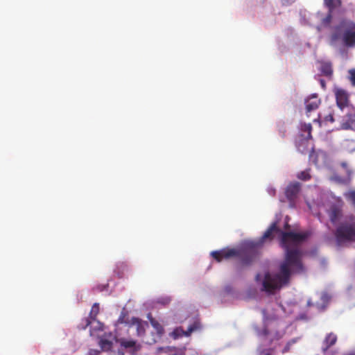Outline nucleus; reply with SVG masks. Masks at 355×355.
I'll return each instance as SVG.
<instances>
[{
  "label": "nucleus",
  "instance_id": "1",
  "mask_svg": "<svg viewBox=\"0 0 355 355\" xmlns=\"http://www.w3.org/2000/svg\"><path fill=\"white\" fill-rule=\"evenodd\" d=\"M274 232L281 233L280 243L286 251L284 261L279 266V272L275 275L267 272L263 281V290L268 293H274L276 290L288 284L292 273L304 271L301 260V252L297 246L309 236L308 233L282 232L278 227Z\"/></svg>",
  "mask_w": 355,
  "mask_h": 355
},
{
  "label": "nucleus",
  "instance_id": "2",
  "mask_svg": "<svg viewBox=\"0 0 355 355\" xmlns=\"http://www.w3.org/2000/svg\"><path fill=\"white\" fill-rule=\"evenodd\" d=\"M276 230H277V224L273 223L258 241L248 242L240 250L226 248L213 251L211 255L217 262L232 257H239L242 265L248 266L254 260L257 255V250L263 245L264 242L273 239V232Z\"/></svg>",
  "mask_w": 355,
  "mask_h": 355
},
{
  "label": "nucleus",
  "instance_id": "3",
  "mask_svg": "<svg viewBox=\"0 0 355 355\" xmlns=\"http://www.w3.org/2000/svg\"><path fill=\"white\" fill-rule=\"evenodd\" d=\"M331 44H335L342 40L344 45L348 48L355 46V23L351 20L342 19L339 24L334 28L330 37Z\"/></svg>",
  "mask_w": 355,
  "mask_h": 355
},
{
  "label": "nucleus",
  "instance_id": "4",
  "mask_svg": "<svg viewBox=\"0 0 355 355\" xmlns=\"http://www.w3.org/2000/svg\"><path fill=\"white\" fill-rule=\"evenodd\" d=\"M335 236L339 244L355 241V218L351 216L349 222L341 223L336 229Z\"/></svg>",
  "mask_w": 355,
  "mask_h": 355
},
{
  "label": "nucleus",
  "instance_id": "5",
  "mask_svg": "<svg viewBox=\"0 0 355 355\" xmlns=\"http://www.w3.org/2000/svg\"><path fill=\"white\" fill-rule=\"evenodd\" d=\"M118 323L126 324L129 327L135 326L137 329V335L141 337L144 335L146 328L148 327V323L138 318L132 317L130 320H125V315L123 313L120 315L117 321Z\"/></svg>",
  "mask_w": 355,
  "mask_h": 355
},
{
  "label": "nucleus",
  "instance_id": "6",
  "mask_svg": "<svg viewBox=\"0 0 355 355\" xmlns=\"http://www.w3.org/2000/svg\"><path fill=\"white\" fill-rule=\"evenodd\" d=\"M148 318L150 320L151 325L153 327V328L156 331V335L155 336L154 335L152 338H150V339L147 338L146 340H145L144 341L148 345H152V344L155 343L157 342V339L161 338V336L164 333V329L162 325L157 320H156L155 318H153L150 315V314L148 315Z\"/></svg>",
  "mask_w": 355,
  "mask_h": 355
},
{
  "label": "nucleus",
  "instance_id": "7",
  "mask_svg": "<svg viewBox=\"0 0 355 355\" xmlns=\"http://www.w3.org/2000/svg\"><path fill=\"white\" fill-rule=\"evenodd\" d=\"M301 184L297 182H291L286 187L285 195L291 204L294 203L300 191Z\"/></svg>",
  "mask_w": 355,
  "mask_h": 355
},
{
  "label": "nucleus",
  "instance_id": "8",
  "mask_svg": "<svg viewBox=\"0 0 355 355\" xmlns=\"http://www.w3.org/2000/svg\"><path fill=\"white\" fill-rule=\"evenodd\" d=\"M99 304L94 303L89 313V318H85L83 320L82 324L79 325V329H85L92 322V320H96V316L99 313Z\"/></svg>",
  "mask_w": 355,
  "mask_h": 355
},
{
  "label": "nucleus",
  "instance_id": "9",
  "mask_svg": "<svg viewBox=\"0 0 355 355\" xmlns=\"http://www.w3.org/2000/svg\"><path fill=\"white\" fill-rule=\"evenodd\" d=\"M321 103L317 94H313L305 101L306 112H310L318 108Z\"/></svg>",
  "mask_w": 355,
  "mask_h": 355
},
{
  "label": "nucleus",
  "instance_id": "10",
  "mask_svg": "<svg viewBox=\"0 0 355 355\" xmlns=\"http://www.w3.org/2000/svg\"><path fill=\"white\" fill-rule=\"evenodd\" d=\"M336 98L338 106L343 109L348 104V95L343 89H338L336 92Z\"/></svg>",
  "mask_w": 355,
  "mask_h": 355
},
{
  "label": "nucleus",
  "instance_id": "11",
  "mask_svg": "<svg viewBox=\"0 0 355 355\" xmlns=\"http://www.w3.org/2000/svg\"><path fill=\"white\" fill-rule=\"evenodd\" d=\"M336 342L337 336L334 333L328 334L323 341V347H322V352L325 353L329 348L334 345Z\"/></svg>",
  "mask_w": 355,
  "mask_h": 355
},
{
  "label": "nucleus",
  "instance_id": "12",
  "mask_svg": "<svg viewBox=\"0 0 355 355\" xmlns=\"http://www.w3.org/2000/svg\"><path fill=\"white\" fill-rule=\"evenodd\" d=\"M121 345L125 349L133 347L135 351L139 350L141 348L140 345H137L136 341L134 340L123 339L121 341Z\"/></svg>",
  "mask_w": 355,
  "mask_h": 355
},
{
  "label": "nucleus",
  "instance_id": "13",
  "mask_svg": "<svg viewBox=\"0 0 355 355\" xmlns=\"http://www.w3.org/2000/svg\"><path fill=\"white\" fill-rule=\"evenodd\" d=\"M320 71L321 73L327 77L331 76L333 73V69L331 64L329 62H323L320 66Z\"/></svg>",
  "mask_w": 355,
  "mask_h": 355
},
{
  "label": "nucleus",
  "instance_id": "14",
  "mask_svg": "<svg viewBox=\"0 0 355 355\" xmlns=\"http://www.w3.org/2000/svg\"><path fill=\"white\" fill-rule=\"evenodd\" d=\"M342 128L345 130H355V114L349 116L348 119L342 123Z\"/></svg>",
  "mask_w": 355,
  "mask_h": 355
},
{
  "label": "nucleus",
  "instance_id": "15",
  "mask_svg": "<svg viewBox=\"0 0 355 355\" xmlns=\"http://www.w3.org/2000/svg\"><path fill=\"white\" fill-rule=\"evenodd\" d=\"M324 2L330 11H334L341 6V0H324Z\"/></svg>",
  "mask_w": 355,
  "mask_h": 355
},
{
  "label": "nucleus",
  "instance_id": "16",
  "mask_svg": "<svg viewBox=\"0 0 355 355\" xmlns=\"http://www.w3.org/2000/svg\"><path fill=\"white\" fill-rule=\"evenodd\" d=\"M301 130L302 132H307V136L306 137V139H310L312 138V136H311L312 125L311 123H302L301 124Z\"/></svg>",
  "mask_w": 355,
  "mask_h": 355
},
{
  "label": "nucleus",
  "instance_id": "17",
  "mask_svg": "<svg viewBox=\"0 0 355 355\" xmlns=\"http://www.w3.org/2000/svg\"><path fill=\"white\" fill-rule=\"evenodd\" d=\"M332 12L333 11L329 10L327 16L322 19V25L324 26H329L332 20Z\"/></svg>",
  "mask_w": 355,
  "mask_h": 355
},
{
  "label": "nucleus",
  "instance_id": "18",
  "mask_svg": "<svg viewBox=\"0 0 355 355\" xmlns=\"http://www.w3.org/2000/svg\"><path fill=\"white\" fill-rule=\"evenodd\" d=\"M297 178L306 181L311 179V175L309 173V171H303L297 174Z\"/></svg>",
  "mask_w": 355,
  "mask_h": 355
},
{
  "label": "nucleus",
  "instance_id": "19",
  "mask_svg": "<svg viewBox=\"0 0 355 355\" xmlns=\"http://www.w3.org/2000/svg\"><path fill=\"white\" fill-rule=\"evenodd\" d=\"M348 73L352 85L355 87V69H349Z\"/></svg>",
  "mask_w": 355,
  "mask_h": 355
},
{
  "label": "nucleus",
  "instance_id": "20",
  "mask_svg": "<svg viewBox=\"0 0 355 355\" xmlns=\"http://www.w3.org/2000/svg\"><path fill=\"white\" fill-rule=\"evenodd\" d=\"M331 220L334 222L337 218V214L340 213V210L337 209L336 207H334L331 209Z\"/></svg>",
  "mask_w": 355,
  "mask_h": 355
},
{
  "label": "nucleus",
  "instance_id": "21",
  "mask_svg": "<svg viewBox=\"0 0 355 355\" xmlns=\"http://www.w3.org/2000/svg\"><path fill=\"white\" fill-rule=\"evenodd\" d=\"M101 343L103 349H110L111 347L112 343L110 341L102 340Z\"/></svg>",
  "mask_w": 355,
  "mask_h": 355
},
{
  "label": "nucleus",
  "instance_id": "22",
  "mask_svg": "<svg viewBox=\"0 0 355 355\" xmlns=\"http://www.w3.org/2000/svg\"><path fill=\"white\" fill-rule=\"evenodd\" d=\"M272 354V349H267L261 351L259 354V355H271Z\"/></svg>",
  "mask_w": 355,
  "mask_h": 355
},
{
  "label": "nucleus",
  "instance_id": "23",
  "mask_svg": "<svg viewBox=\"0 0 355 355\" xmlns=\"http://www.w3.org/2000/svg\"><path fill=\"white\" fill-rule=\"evenodd\" d=\"M325 121H329L331 123L334 122V119L333 114H329L327 116H325Z\"/></svg>",
  "mask_w": 355,
  "mask_h": 355
},
{
  "label": "nucleus",
  "instance_id": "24",
  "mask_svg": "<svg viewBox=\"0 0 355 355\" xmlns=\"http://www.w3.org/2000/svg\"><path fill=\"white\" fill-rule=\"evenodd\" d=\"M198 328L197 324H193V325L190 326L188 329L189 334H191L193 331H195Z\"/></svg>",
  "mask_w": 355,
  "mask_h": 355
},
{
  "label": "nucleus",
  "instance_id": "25",
  "mask_svg": "<svg viewBox=\"0 0 355 355\" xmlns=\"http://www.w3.org/2000/svg\"><path fill=\"white\" fill-rule=\"evenodd\" d=\"M349 198L353 202V203L355 205V191H353L349 193Z\"/></svg>",
  "mask_w": 355,
  "mask_h": 355
},
{
  "label": "nucleus",
  "instance_id": "26",
  "mask_svg": "<svg viewBox=\"0 0 355 355\" xmlns=\"http://www.w3.org/2000/svg\"><path fill=\"white\" fill-rule=\"evenodd\" d=\"M341 166L343 168H345L347 171V173H349V170H348V164L347 162H341L340 164Z\"/></svg>",
  "mask_w": 355,
  "mask_h": 355
},
{
  "label": "nucleus",
  "instance_id": "27",
  "mask_svg": "<svg viewBox=\"0 0 355 355\" xmlns=\"http://www.w3.org/2000/svg\"><path fill=\"white\" fill-rule=\"evenodd\" d=\"M320 83H321V85H322V86L323 87H325V83H324V81L323 80H320Z\"/></svg>",
  "mask_w": 355,
  "mask_h": 355
},
{
  "label": "nucleus",
  "instance_id": "28",
  "mask_svg": "<svg viewBox=\"0 0 355 355\" xmlns=\"http://www.w3.org/2000/svg\"><path fill=\"white\" fill-rule=\"evenodd\" d=\"M270 193L272 196H275V191L274 189H271V191H270Z\"/></svg>",
  "mask_w": 355,
  "mask_h": 355
},
{
  "label": "nucleus",
  "instance_id": "29",
  "mask_svg": "<svg viewBox=\"0 0 355 355\" xmlns=\"http://www.w3.org/2000/svg\"><path fill=\"white\" fill-rule=\"evenodd\" d=\"M298 150L301 151L302 153H303L304 151L300 150V147L298 146Z\"/></svg>",
  "mask_w": 355,
  "mask_h": 355
}]
</instances>
